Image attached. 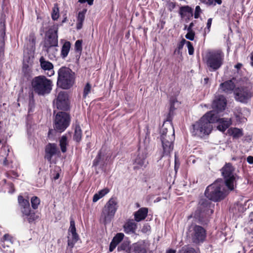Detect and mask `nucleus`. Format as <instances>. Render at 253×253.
I'll list each match as a JSON object with an SVG mask.
<instances>
[{"label": "nucleus", "instance_id": "052dcab7", "mask_svg": "<svg viewBox=\"0 0 253 253\" xmlns=\"http://www.w3.org/2000/svg\"><path fill=\"white\" fill-rule=\"evenodd\" d=\"M194 26V23L193 22H191L188 28H187V31H193L192 28Z\"/></svg>", "mask_w": 253, "mask_h": 253}, {"label": "nucleus", "instance_id": "8fccbe9b", "mask_svg": "<svg viewBox=\"0 0 253 253\" xmlns=\"http://www.w3.org/2000/svg\"><path fill=\"white\" fill-rule=\"evenodd\" d=\"M201 12V9L200 6L197 5L195 8V11L194 13V17L195 18H198L199 17L200 14Z\"/></svg>", "mask_w": 253, "mask_h": 253}, {"label": "nucleus", "instance_id": "a878e982", "mask_svg": "<svg viewBox=\"0 0 253 253\" xmlns=\"http://www.w3.org/2000/svg\"><path fill=\"white\" fill-rule=\"evenodd\" d=\"M58 45L43 46L49 59L53 60L56 59L58 53Z\"/></svg>", "mask_w": 253, "mask_h": 253}, {"label": "nucleus", "instance_id": "1a4fd4ad", "mask_svg": "<svg viewBox=\"0 0 253 253\" xmlns=\"http://www.w3.org/2000/svg\"><path fill=\"white\" fill-rule=\"evenodd\" d=\"M31 35H29V42L27 45H25L24 47L23 60L22 71L24 77L28 80H30L31 77V66L32 60V45L30 42Z\"/></svg>", "mask_w": 253, "mask_h": 253}, {"label": "nucleus", "instance_id": "f704fd0d", "mask_svg": "<svg viewBox=\"0 0 253 253\" xmlns=\"http://www.w3.org/2000/svg\"><path fill=\"white\" fill-rule=\"evenodd\" d=\"M59 145L62 153L67 151L66 146L68 145V141L66 136L63 135L59 139Z\"/></svg>", "mask_w": 253, "mask_h": 253}, {"label": "nucleus", "instance_id": "4be33fe9", "mask_svg": "<svg viewBox=\"0 0 253 253\" xmlns=\"http://www.w3.org/2000/svg\"><path fill=\"white\" fill-rule=\"evenodd\" d=\"M135 220L132 219H128L124 224L123 227L124 232L126 234H131L135 233L137 225Z\"/></svg>", "mask_w": 253, "mask_h": 253}, {"label": "nucleus", "instance_id": "0e129e2a", "mask_svg": "<svg viewBox=\"0 0 253 253\" xmlns=\"http://www.w3.org/2000/svg\"><path fill=\"white\" fill-rule=\"evenodd\" d=\"M181 50L176 49L174 51V54H181Z\"/></svg>", "mask_w": 253, "mask_h": 253}, {"label": "nucleus", "instance_id": "0eeeda50", "mask_svg": "<svg viewBox=\"0 0 253 253\" xmlns=\"http://www.w3.org/2000/svg\"><path fill=\"white\" fill-rule=\"evenodd\" d=\"M118 207V202L116 199L114 198L110 199L102 210L100 220L104 224L110 222L114 217Z\"/></svg>", "mask_w": 253, "mask_h": 253}, {"label": "nucleus", "instance_id": "c03bdc74", "mask_svg": "<svg viewBox=\"0 0 253 253\" xmlns=\"http://www.w3.org/2000/svg\"><path fill=\"white\" fill-rule=\"evenodd\" d=\"M75 48L77 51H81L82 50V41L77 40L75 44Z\"/></svg>", "mask_w": 253, "mask_h": 253}, {"label": "nucleus", "instance_id": "ea45409f", "mask_svg": "<svg viewBox=\"0 0 253 253\" xmlns=\"http://www.w3.org/2000/svg\"><path fill=\"white\" fill-rule=\"evenodd\" d=\"M174 102H175L174 99H170V107H169V111L168 117L167 119V122L170 121V116L171 115V114H172L173 113V112L174 110L175 109V108L174 106Z\"/></svg>", "mask_w": 253, "mask_h": 253}, {"label": "nucleus", "instance_id": "6e6d98bb", "mask_svg": "<svg viewBox=\"0 0 253 253\" xmlns=\"http://www.w3.org/2000/svg\"><path fill=\"white\" fill-rule=\"evenodd\" d=\"M93 1L94 0H78V2L81 3H84L87 2L89 5H92L93 4Z\"/></svg>", "mask_w": 253, "mask_h": 253}, {"label": "nucleus", "instance_id": "5fc2aeb1", "mask_svg": "<svg viewBox=\"0 0 253 253\" xmlns=\"http://www.w3.org/2000/svg\"><path fill=\"white\" fill-rule=\"evenodd\" d=\"M8 185L9 186V189L8 192L11 194L13 193L15 191L13 184L11 182H9V183H8Z\"/></svg>", "mask_w": 253, "mask_h": 253}, {"label": "nucleus", "instance_id": "aec40b11", "mask_svg": "<svg viewBox=\"0 0 253 253\" xmlns=\"http://www.w3.org/2000/svg\"><path fill=\"white\" fill-rule=\"evenodd\" d=\"M40 63L41 68L45 71H48L47 76L51 77L54 74L53 65L52 63L45 60L43 56L40 58Z\"/></svg>", "mask_w": 253, "mask_h": 253}, {"label": "nucleus", "instance_id": "37998d69", "mask_svg": "<svg viewBox=\"0 0 253 253\" xmlns=\"http://www.w3.org/2000/svg\"><path fill=\"white\" fill-rule=\"evenodd\" d=\"M91 90V85L89 83H87L84 87L83 97L85 98L86 96L90 93Z\"/></svg>", "mask_w": 253, "mask_h": 253}, {"label": "nucleus", "instance_id": "bb28decb", "mask_svg": "<svg viewBox=\"0 0 253 253\" xmlns=\"http://www.w3.org/2000/svg\"><path fill=\"white\" fill-rule=\"evenodd\" d=\"M148 209L142 208L134 213V219L136 222H139L144 219L148 214Z\"/></svg>", "mask_w": 253, "mask_h": 253}, {"label": "nucleus", "instance_id": "c85d7f7f", "mask_svg": "<svg viewBox=\"0 0 253 253\" xmlns=\"http://www.w3.org/2000/svg\"><path fill=\"white\" fill-rule=\"evenodd\" d=\"M86 11V9H84L82 11L78 13L77 16L76 23V28L77 30H80L82 28Z\"/></svg>", "mask_w": 253, "mask_h": 253}, {"label": "nucleus", "instance_id": "6ab92c4d", "mask_svg": "<svg viewBox=\"0 0 253 253\" xmlns=\"http://www.w3.org/2000/svg\"><path fill=\"white\" fill-rule=\"evenodd\" d=\"M146 157L147 153L146 152L141 151L139 149V153L134 161V169H137L145 167L148 163L146 160Z\"/></svg>", "mask_w": 253, "mask_h": 253}, {"label": "nucleus", "instance_id": "2f4dec72", "mask_svg": "<svg viewBox=\"0 0 253 253\" xmlns=\"http://www.w3.org/2000/svg\"><path fill=\"white\" fill-rule=\"evenodd\" d=\"M180 14L182 18L191 17L193 16V9L188 6L182 7L180 10Z\"/></svg>", "mask_w": 253, "mask_h": 253}, {"label": "nucleus", "instance_id": "864d4df0", "mask_svg": "<svg viewBox=\"0 0 253 253\" xmlns=\"http://www.w3.org/2000/svg\"><path fill=\"white\" fill-rule=\"evenodd\" d=\"M6 240L13 241L12 237H11L9 234H5L3 238L1 239V241H6Z\"/></svg>", "mask_w": 253, "mask_h": 253}, {"label": "nucleus", "instance_id": "13d9d810", "mask_svg": "<svg viewBox=\"0 0 253 253\" xmlns=\"http://www.w3.org/2000/svg\"><path fill=\"white\" fill-rule=\"evenodd\" d=\"M100 199V197L98 195L97 193L95 194L93 196L92 201L93 202H96Z\"/></svg>", "mask_w": 253, "mask_h": 253}, {"label": "nucleus", "instance_id": "4d7b16f0", "mask_svg": "<svg viewBox=\"0 0 253 253\" xmlns=\"http://www.w3.org/2000/svg\"><path fill=\"white\" fill-rule=\"evenodd\" d=\"M40 217V213L36 212V213H33V221L39 219Z\"/></svg>", "mask_w": 253, "mask_h": 253}, {"label": "nucleus", "instance_id": "f257e3e1", "mask_svg": "<svg viewBox=\"0 0 253 253\" xmlns=\"http://www.w3.org/2000/svg\"><path fill=\"white\" fill-rule=\"evenodd\" d=\"M213 113L214 112H207L191 125L190 132L193 136L202 139L211 134L213 128L212 124L218 123V118Z\"/></svg>", "mask_w": 253, "mask_h": 253}, {"label": "nucleus", "instance_id": "423d86ee", "mask_svg": "<svg viewBox=\"0 0 253 253\" xmlns=\"http://www.w3.org/2000/svg\"><path fill=\"white\" fill-rule=\"evenodd\" d=\"M75 81L74 73L69 68L62 67L58 71L57 84L60 87L67 89L73 86Z\"/></svg>", "mask_w": 253, "mask_h": 253}, {"label": "nucleus", "instance_id": "20e7f679", "mask_svg": "<svg viewBox=\"0 0 253 253\" xmlns=\"http://www.w3.org/2000/svg\"><path fill=\"white\" fill-rule=\"evenodd\" d=\"M224 54L220 50H209L206 52L203 60L210 72L219 69L223 65Z\"/></svg>", "mask_w": 253, "mask_h": 253}, {"label": "nucleus", "instance_id": "cd10ccee", "mask_svg": "<svg viewBox=\"0 0 253 253\" xmlns=\"http://www.w3.org/2000/svg\"><path fill=\"white\" fill-rule=\"evenodd\" d=\"M124 234L122 233H117L113 238L110 244L109 251L112 252L116 246L123 240Z\"/></svg>", "mask_w": 253, "mask_h": 253}, {"label": "nucleus", "instance_id": "774afa93", "mask_svg": "<svg viewBox=\"0 0 253 253\" xmlns=\"http://www.w3.org/2000/svg\"><path fill=\"white\" fill-rule=\"evenodd\" d=\"M251 64L252 66L253 67V52L251 54Z\"/></svg>", "mask_w": 253, "mask_h": 253}, {"label": "nucleus", "instance_id": "9b49d317", "mask_svg": "<svg viewBox=\"0 0 253 253\" xmlns=\"http://www.w3.org/2000/svg\"><path fill=\"white\" fill-rule=\"evenodd\" d=\"M30 201L32 204V198L30 200L27 196L20 195L18 197V203L22 213V217L24 221L29 223H31L32 219V209Z\"/></svg>", "mask_w": 253, "mask_h": 253}, {"label": "nucleus", "instance_id": "4c0bfd02", "mask_svg": "<svg viewBox=\"0 0 253 253\" xmlns=\"http://www.w3.org/2000/svg\"><path fill=\"white\" fill-rule=\"evenodd\" d=\"M59 8L57 4H55L54 7L52 8L51 13V17L53 20H56L58 19L59 16Z\"/></svg>", "mask_w": 253, "mask_h": 253}, {"label": "nucleus", "instance_id": "7ed1b4c3", "mask_svg": "<svg viewBox=\"0 0 253 253\" xmlns=\"http://www.w3.org/2000/svg\"><path fill=\"white\" fill-rule=\"evenodd\" d=\"M229 190L222 179H218L208 186L205 192L206 197L214 202L219 201L228 194Z\"/></svg>", "mask_w": 253, "mask_h": 253}, {"label": "nucleus", "instance_id": "f3484780", "mask_svg": "<svg viewBox=\"0 0 253 253\" xmlns=\"http://www.w3.org/2000/svg\"><path fill=\"white\" fill-rule=\"evenodd\" d=\"M54 105L57 109L67 110L69 108L68 94L65 91H60L56 99L53 101Z\"/></svg>", "mask_w": 253, "mask_h": 253}, {"label": "nucleus", "instance_id": "5701e85b", "mask_svg": "<svg viewBox=\"0 0 253 253\" xmlns=\"http://www.w3.org/2000/svg\"><path fill=\"white\" fill-rule=\"evenodd\" d=\"M236 79L233 78L231 80L226 81L220 85V89L225 93H231L235 89V82Z\"/></svg>", "mask_w": 253, "mask_h": 253}, {"label": "nucleus", "instance_id": "e2e57ef3", "mask_svg": "<svg viewBox=\"0 0 253 253\" xmlns=\"http://www.w3.org/2000/svg\"><path fill=\"white\" fill-rule=\"evenodd\" d=\"M2 164H3V165H4L5 166H7L8 165V162L6 158L3 160Z\"/></svg>", "mask_w": 253, "mask_h": 253}, {"label": "nucleus", "instance_id": "bf43d9fd", "mask_svg": "<svg viewBox=\"0 0 253 253\" xmlns=\"http://www.w3.org/2000/svg\"><path fill=\"white\" fill-rule=\"evenodd\" d=\"M247 162L250 164H253V157L251 156H249L247 158Z\"/></svg>", "mask_w": 253, "mask_h": 253}, {"label": "nucleus", "instance_id": "e433bc0d", "mask_svg": "<svg viewBox=\"0 0 253 253\" xmlns=\"http://www.w3.org/2000/svg\"><path fill=\"white\" fill-rule=\"evenodd\" d=\"M129 243L127 241H124L118 248L119 251H124L127 253H129Z\"/></svg>", "mask_w": 253, "mask_h": 253}, {"label": "nucleus", "instance_id": "a211bd4d", "mask_svg": "<svg viewBox=\"0 0 253 253\" xmlns=\"http://www.w3.org/2000/svg\"><path fill=\"white\" fill-rule=\"evenodd\" d=\"M174 130L173 129V134L170 137H169L168 139L163 137L162 140H161L163 148V156H169L170 152L173 150V141L174 140Z\"/></svg>", "mask_w": 253, "mask_h": 253}, {"label": "nucleus", "instance_id": "58836bf2", "mask_svg": "<svg viewBox=\"0 0 253 253\" xmlns=\"http://www.w3.org/2000/svg\"><path fill=\"white\" fill-rule=\"evenodd\" d=\"M178 253H198L193 248L188 247H184L179 251Z\"/></svg>", "mask_w": 253, "mask_h": 253}, {"label": "nucleus", "instance_id": "680f3d73", "mask_svg": "<svg viewBox=\"0 0 253 253\" xmlns=\"http://www.w3.org/2000/svg\"><path fill=\"white\" fill-rule=\"evenodd\" d=\"M166 253H176V250L174 249H169L167 251Z\"/></svg>", "mask_w": 253, "mask_h": 253}, {"label": "nucleus", "instance_id": "09e8293b", "mask_svg": "<svg viewBox=\"0 0 253 253\" xmlns=\"http://www.w3.org/2000/svg\"><path fill=\"white\" fill-rule=\"evenodd\" d=\"M109 192V189L107 188H105L99 191L97 194L100 197V198H101L105 195H106Z\"/></svg>", "mask_w": 253, "mask_h": 253}, {"label": "nucleus", "instance_id": "79ce46f5", "mask_svg": "<svg viewBox=\"0 0 253 253\" xmlns=\"http://www.w3.org/2000/svg\"><path fill=\"white\" fill-rule=\"evenodd\" d=\"M41 203L40 199L35 196L33 197V209H37Z\"/></svg>", "mask_w": 253, "mask_h": 253}, {"label": "nucleus", "instance_id": "49530a36", "mask_svg": "<svg viewBox=\"0 0 253 253\" xmlns=\"http://www.w3.org/2000/svg\"><path fill=\"white\" fill-rule=\"evenodd\" d=\"M188 32L185 35V38L190 41H193L195 37V32L193 31H187Z\"/></svg>", "mask_w": 253, "mask_h": 253}, {"label": "nucleus", "instance_id": "a18cd8bd", "mask_svg": "<svg viewBox=\"0 0 253 253\" xmlns=\"http://www.w3.org/2000/svg\"><path fill=\"white\" fill-rule=\"evenodd\" d=\"M186 45L188 50V53L189 55H193L194 52V49L192 43L189 41H187Z\"/></svg>", "mask_w": 253, "mask_h": 253}, {"label": "nucleus", "instance_id": "f8f14e48", "mask_svg": "<svg viewBox=\"0 0 253 253\" xmlns=\"http://www.w3.org/2000/svg\"><path fill=\"white\" fill-rule=\"evenodd\" d=\"M213 205L209 200L202 199L200 200L197 210L195 211V216L201 221L205 217H209L213 212Z\"/></svg>", "mask_w": 253, "mask_h": 253}, {"label": "nucleus", "instance_id": "dca6fc26", "mask_svg": "<svg viewBox=\"0 0 253 253\" xmlns=\"http://www.w3.org/2000/svg\"><path fill=\"white\" fill-rule=\"evenodd\" d=\"M58 27H51L45 34L43 46L58 45Z\"/></svg>", "mask_w": 253, "mask_h": 253}, {"label": "nucleus", "instance_id": "393cba45", "mask_svg": "<svg viewBox=\"0 0 253 253\" xmlns=\"http://www.w3.org/2000/svg\"><path fill=\"white\" fill-rule=\"evenodd\" d=\"M129 253H146V247L144 243L137 242L130 246Z\"/></svg>", "mask_w": 253, "mask_h": 253}, {"label": "nucleus", "instance_id": "473e14b6", "mask_svg": "<svg viewBox=\"0 0 253 253\" xmlns=\"http://www.w3.org/2000/svg\"><path fill=\"white\" fill-rule=\"evenodd\" d=\"M71 47V43L69 42H66L63 44L62 49L61 56L63 58L66 57L69 53Z\"/></svg>", "mask_w": 253, "mask_h": 253}, {"label": "nucleus", "instance_id": "ddd939ff", "mask_svg": "<svg viewBox=\"0 0 253 253\" xmlns=\"http://www.w3.org/2000/svg\"><path fill=\"white\" fill-rule=\"evenodd\" d=\"M70 121V115L67 113L58 112L54 119V129L59 132L64 131L69 126Z\"/></svg>", "mask_w": 253, "mask_h": 253}, {"label": "nucleus", "instance_id": "412c9836", "mask_svg": "<svg viewBox=\"0 0 253 253\" xmlns=\"http://www.w3.org/2000/svg\"><path fill=\"white\" fill-rule=\"evenodd\" d=\"M45 151V158L47 159L48 161L50 162L52 157L56 155L58 152L57 145L54 143H48L46 146Z\"/></svg>", "mask_w": 253, "mask_h": 253}, {"label": "nucleus", "instance_id": "3c124183", "mask_svg": "<svg viewBox=\"0 0 253 253\" xmlns=\"http://www.w3.org/2000/svg\"><path fill=\"white\" fill-rule=\"evenodd\" d=\"M187 41L184 39H183L179 43L177 44V47L176 49L181 50L183 46L185 44H186Z\"/></svg>", "mask_w": 253, "mask_h": 253}, {"label": "nucleus", "instance_id": "c9c22d12", "mask_svg": "<svg viewBox=\"0 0 253 253\" xmlns=\"http://www.w3.org/2000/svg\"><path fill=\"white\" fill-rule=\"evenodd\" d=\"M228 131L230 134L234 138H239L243 135L242 131L236 127L231 128Z\"/></svg>", "mask_w": 253, "mask_h": 253}, {"label": "nucleus", "instance_id": "4468645a", "mask_svg": "<svg viewBox=\"0 0 253 253\" xmlns=\"http://www.w3.org/2000/svg\"><path fill=\"white\" fill-rule=\"evenodd\" d=\"M189 232L193 242L195 244L203 243L206 238V230L201 226L191 225Z\"/></svg>", "mask_w": 253, "mask_h": 253}, {"label": "nucleus", "instance_id": "2eb2a0df", "mask_svg": "<svg viewBox=\"0 0 253 253\" xmlns=\"http://www.w3.org/2000/svg\"><path fill=\"white\" fill-rule=\"evenodd\" d=\"M67 239L68 245L66 248V253H72V249L79 239V235L76 232L75 222L73 219L70 220V225L68 231Z\"/></svg>", "mask_w": 253, "mask_h": 253}, {"label": "nucleus", "instance_id": "9d476101", "mask_svg": "<svg viewBox=\"0 0 253 253\" xmlns=\"http://www.w3.org/2000/svg\"><path fill=\"white\" fill-rule=\"evenodd\" d=\"M220 170L226 187L229 190H233L236 184V175L234 173V168L231 164L226 163Z\"/></svg>", "mask_w": 253, "mask_h": 253}, {"label": "nucleus", "instance_id": "f03ea898", "mask_svg": "<svg viewBox=\"0 0 253 253\" xmlns=\"http://www.w3.org/2000/svg\"><path fill=\"white\" fill-rule=\"evenodd\" d=\"M226 100L223 95H218L215 97L213 100L212 107L213 110L210 112H214V114L218 117V125L217 128L222 132H224L231 124L230 119L222 118L221 113L224 111L226 106Z\"/></svg>", "mask_w": 253, "mask_h": 253}, {"label": "nucleus", "instance_id": "603ef678", "mask_svg": "<svg viewBox=\"0 0 253 253\" xmlns=\"http://www.w3.org/2000/svg\"><path fill=\"white\" fill-rule=\"evenodd\" d=\"M211 22H212V18H210L208 19L207 23V27H206V28H205V33L206 32L209 33L210 32V28H211Z\"/></svg>", "mask_w": 253, "mask_h": 253}, {"label": "nucleus", "instance_id": "a19ab883", "mask_svg": "<svg viewBox=\"0 0 253 253\" xmlns=\"http://www.w3.org/2000/svg\"><path fill=\"white\" fill-rule=\"evenodd\" d=\"M167 122H168L167 121L165 122L164 124L163 125L160 131L161 140H162L163 137L167 138L168 139L169 137H170L169 136H167V134L168 132V128L165 126V125L167 124Z\"/></svg>", "mask_w": 253, "mask_h": 253}, {"label": "nucleus", "instance_id": "6e6552de", "mask_svg": "<svg viewBox=\"0 0 253 253\" xmlns=\"http://www.w3.org/2000/svg\"><path fill=\"white\" fill-rule=\"evenodd\" d=\"M235 98L242 103H247L253 96L252 86L250 83L247 82L236 88L234 91Z\"/></svg>", "mask_w": 253, "mask_h": 253}, {"label": "nucleus", "instance_id": "7c9ffc66", "mask_svg": "<svg viewBox=\"0 0 253 253\" xmlns=\"http://www.w3.org/2000/svg\"><path fill=\"white\" fill-rule=\"evenodd\" d=\"M108 157L105 156L102 154V152H100L96 158L94 160L93 163V166H96L100 164L101 166L103 167L105 164V161L107 160Z\"/></svg>", "mask_w": 253, "mask_h": 253}, {"label": "nucleus", "instance_id": "338daca9", "mask_svg": "<svg viewBox=\"0 0 253 253\" xmlns=\"http://www.w3.org/2000/svg\"><path fill=\"white\" fill-rule=\"evenodd\" d=\"M214 1V4L215 5V3H217L218 4H221V3H222V0H213Z\"/></svg>", "mask_w": 253, "mask_h": 253}, {"label": "nucleus", "instance_id": "de8ad7c7", "mask_svg": "<svg viewBox=\"0 0 253 253\" xmlns=\"http://www.w3.org/2000/svg\"><path fill=\"white\" fill-rule=\"evenodd\" d=\"M1 246H2V247L3 249H5V247H7V248L10 247L13 243V241H9L8 240H6V241L1 240Z\"/></svg>", "mask_w": 253, "mask_h": 253}, {"label": "nucleus", "instance_id": "72a5a7b5", "mask_svg": "<svg viewBox=\"0 0 253 253\" xmlns=\"http://www.w3.org/2000/svg\"><path fill=\"white\" fill-rule=\"evenodd\" d=\"M82 136V131L79 125L77 124L75 126V132L74 135V140L77 142H79L81 140Z\"/></svg>", "mask_w": 253, "mask_h": 253}, {"label": "nucleus", "instance_id": "c756f323", "mask_svg": "<svg viewBox=\"0 0 253 253\" xmlns=\"http://www.w3.org/2000/svg\"><path fill=\"white\" fill-rule=\"evenodd\" d=\"M5 35L4 28L0 29V61L4 56V37Z\"/></svg>", "mask_w": 253, "mask_h": 253}, {"label": "nucleus", "instance_id": "39448f33", "mask_svg": "<svg viewBox=\"0 0 253 253\" xmlns=\"http://www.w3.org/2000/svg\"><path fill=\"white\" fill-rule=\"evenodd\" d=\"M53 86L52 81L44 76L40 75L33 78V91L40 96L49 94Z\"/></svg>", "mask_w": 253, "mask_h": 253}, {"label": "nucleus", "instance_id": "b1692460", "mask_svg": "<svg viewBox=\"0 0 253 253\" xmlns=\"http://www.w3.org/2000/svg\"><path fill=\"white\" fill-rule=\"evenodd\" d=\"M32 93L29 92V105L28 108V113L27 116H26V127H27V134L29 137H31V128L32 127V116L30 114V112L32 110V106H31V96Z\"/></svg>", "mask_w": 253, "mask_h": 253}, {"label": "nucleus", "instance_id": "69168bd1", "mask_svg": "<svg viewBox=\"0 0 253 253\" xmlns=\"http://www.w3.org/2000/svg\"><path fill=\"white\" fill-rule=\"evenodd\" d=\"M149 229H150V226H148V225H146V226L144 227V228L142 229V231L143 232H145L146 230H149Z\"/></svg>", "mask_w": 253, "mask_h": 253}]
</instances>
